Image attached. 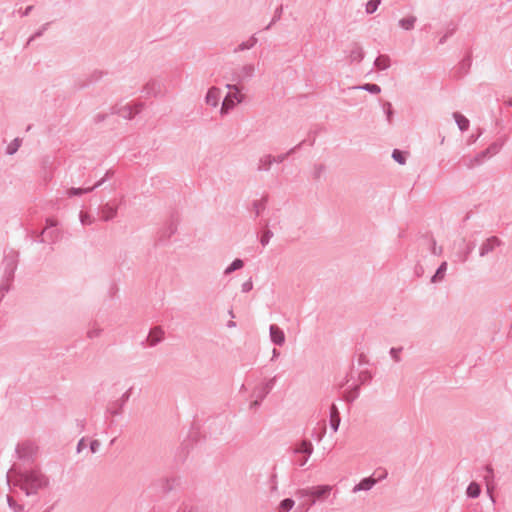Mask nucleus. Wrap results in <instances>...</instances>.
<instances>
[{
  "mask_svg": "<svg viewBox=\"0 0 512 512\" xmlns=\"http://www.w3.org/2000/svg\"><path fill=\"white\" fill-rule=\"evenodd\" d=\"M279 356H280V352H279V350H277L276 348H274V349L272 350V357H271V361L276 360Z\"/></svg>",
  "mask_w": 512,
  "mask_h": 512,
  "instance_id": "64",
  "label": "nucleus"
},
{
  "mask_svg": "<svg viewBox=\"0 0 512 512\" xmlns=\"http://www.w3.org/2000/svg\"><path fill=\"white\" fill-rule=\"evenodd\" d=\"M262 401L263 400H260V398L256 397V399L253 402H251L250 407L251 408H257V407H259L261 405Z\"/></svg>",
  "mask_w": 512,
  "mask_h": 512,
  "instance_id": "62",
  "label": "nucleus"
},
{
  "mask_svg": "<svg viewBox=\"0 0 512 512\" xmlns=\"http://www.w3.org/2000/svg\"><path fill=\"white\" fill-rule=\"evenodd\" d=\"M62 237V232L60 229H43L41 233L39 234L36 241L38 243H48V244H55L57 243Z\"/></svg>",
  "mask_w": 512,
  "mask_h": 512,
  "instance_id": "11",
  "label": "nucleus"
},
{
  "mask_svg": "<svg viewBox=\"0 0 512 512\" xmlns=\"http://www.w3.org/2000/svg\"><path fill=\"white\" fill-rule=\"evenodd\" d=\"M176 479L175 478H164V479H161L160 482H159V485H160V488H161V491L163 493H169L171 492L175 485H176Z\"/></svg>",
  "mask_w": 512,
  "mask_h": 512,
  "instance_id": "29",
  "label": "nucleus"
},
{
  "mask_svg": "<svg viewBox=\"0 0 512 512\" xmlns=\"http://www.w3.org/2000/svg\"><path fill=\"white\" fill-rule=\"evenodd\" d=\"M359 385H355L351 390L346 391L344 394V400L351 403L359 396Z\"/></svg>",
  "mask_w": 512,
  "mask_h": 512,
  "instance_id": "38",
  "label": "nucleus"
},
{
  "mask_svg": "<svg viewBox=\"0 0 512 512\" xmlns=\"http://www.w3.org/2000/svg\"><path fill=\"white\" fill-rule=\"evenodd\" d=\"M19 254L15 250L4 252L3 260L0 264V297L3 299L5 293L10 290L11 283L14 280V274L18 267Z\"/></svg>",
  "mask_w": 512,
  "mask_h": 512,
  "instance_id": "2",
  "label": "nucleus"
},
{
  "mask_svg": "<svg viewBox=\"0 0 512 512\" xmlns=\"http://www.w3.org/2000/svg\"><path fill=\"white\" fill-rule=\"evenodd\" d=\"M50 23L43 24L36 32H34L28 39L27 45H29L35 39L41 37L43 33L48 29Z\"/></svg>",
  "mask_w": 512,
  "mask_h": 512,
  "instance_id": "42",
  "label": "nucleus"
},
{
  "mask_svg": "<svg viewBox=\"0 0 512 512\" xmlns=\"http://www.w3.org/2000/svg\"><path fill=\"white\" fill-rule=\"evenodd\" d=\"M177 512H198L197 509L190 504H182Z\"/></svg>",
  "mask_w": 512,
  "mask_h": 512,
  "instance_id": "52",
  "label": "nucleus"
},
{
  "mask_svg": "<svg viewBox=\"0 0 512 512\" xmlns=\"http://www.w3.org/2000/svg\"><path fill=\"white\" fill-rule=\"evenodd\" d=\"M255 66L253 64H246L232 72L231 80L236 83H241L250 80L254 77Z\"/></svg>",
  "mask_w": 512,
  "mask_h": 512,
  "instance_id": "8",
  "label": "nucleus"
},
{
  "mask_svg": "<svg viewBox=\"0 0 512 512\" xmlns=\"http://www.w3.org/2000/svg\"><path fill=\"white\" fill-rule=\"evenodd\" d=\"M448 264L446 261H443L438 268L436 269V272L431 277V283H439L441 282L446 274Z\"/></svg>",
  "mask_w": 512,
  "mask_h": 512,
  "instance_id": "24",
  "label": "nucleus"
},
{
  "mask_svg": "<svg viewBox=\"0 0 512 512\" xmlns=\"http://www.w3.org/2000/svg\"><path fill=\"white\" fill-rule=\"evenodd\" d=\"M253 289V282L252 279L249 278L247 281H245L241 286V291L243 293H247Z\"/></svg>",
  "mask_w": 512,
  "mask_h": 512,
  "instance_id": "53",
  "label": "nucleus"
},
{
  "mask_svg": "<svg viewBox=\"0 0 512 512\" xmlns=\"http://www.w3.org/2000/svg\"><path fill=\"white\" fill-rule=\"evenodd\" d=\"M277 377L274 376L270 379H268L266 382H264L262 385L258 386L254 390V395L257 398H260V400H264L265 397L271 392V390L274 388L276 384Z\"/></svg>",
  "mask_w": 512,
  "mask_h": 512,
  "instance_id": "13",
  "label": "nucleus"
},
{
  "mask_svg": "<svg viewBox=\"0 0 512 512\" xmlns=\"http://www.w3.org/2000/svg\"><path fill=\"white\" fill-rule=\"evenodd\" d=\"M352 89H360L367 91L371 94H379L381 92V87L378 84L366 83L360 86H354Z\"/></svg>",
  "mask_w": 512,
  "mask_h": 512,
  "instance_id": "34",
  "label": "nucleus"
},
{
  "mask_svg": "<svg viewBox=\"0 0 512 512\" xmlns=\"http://www.w3.org/2000/svg\"><path fill=\"white\" fill-rule=\"evenodd\" d=\"M382 107H383V111H384V113L386 115L387 122L391 123L392 122V118H393V114H394V111H393V108H392V104L390 102H384Z\"/></svg>",
  "mask_w": 512,
  "mask_h": 512,
  "instance_id": "44",
  "label": "nucleus"
},
{
  "mask_svg": "<svg viewBox=\"0 0 512 512\" xmlns=\"http://www.w3.org/2000/svg\"><path fill=\"white\" fill-rule=\"evenodd\" d=\"M382 0H369L366 4V13L367 14H373L378 9L379 5L381 4Z\"/></svg>",
  "mask_w": 512,
  "mask_h": 512,
  "instance_id": "43",
  "label": "nucleus"
},
{
  "mask_svg": "<svg viewBox=\"0 0 512 512\" xmlns=\"http://www.w3.org/2000/svg\"><path fill=\"white\" fill-rule=\"evenodd\" d=\"M114 175V171L113 170H107L104 177L101 178L99 181H97L93 186L91 187H87V188H75V187H72L70 189H68L66 191V194L68 197H74V196H82L84 194H87V193H90L92 192L93 190H95L96 188L100 187L103 185V183L105 181H107L108 179H110L112 176Z\"/></svg>",
  "mask_w": 512,
  "mask_h": 512,
  "instance_id": "7",
  "label": "nucleus"
},
{
  "mask_svg": "<svg viewBox=\"0 0 512 512\" xmlns=\"http://www.w3.org/2000/svg\"><path fill=\"white\" fill-rule=\"evenodd\" d=\"M364 56L365 52L363 51L362 47L358 43H353L348 55L350 62L360 63L364 59Z\"/></svg>",
  "mask_w": 512,
  "mask_h": 512,
  "instance_id": "20",
  "label": "nucleus"
},
{
  "mask_svg": "<svg viewBox=\"0 0 512 512\" xmlns=\"http://www.w3.org/2000/svg\"><path fill=\"white\" fill-rule=\"evenodd\" d=\"M502 145H503V142H497V141L493 142L492 144H490L488 146V148H486L484 150V152L486 153L487 157H490L492 155L497 154L500 151Z\"/></svg>",
  "mask_w": 512,
  "mask_h": 512,
  "instance_id": "40",
  "label": "nucleus"
},
{
  "mask_svg": "<svg viewBox=\"0 0 512 512\" xmlns=\"http://www.w3.org/2000/svg\"><path fill=\"white\" fill-rule=\"evenodd\" d=\"M303 143H304V141L300 142L298 145H296V146L292 147L291 149H289L286 153L280 154V155L275 156V157L272 156V163H282L290 155L295 153L302 146Z\"/></svg>",
  "mask_w": 512,
  "mask_h": 512,
  "instance_id": "27",
  "label": "nucleus"
},
{
  "mask_svg": "<svg viewBox=\"0 0 512 512\" xmlns=\"http://www.w3.org/2000/svg\"><path fill=\"white\" fill-rule=\"evenodd\" d=\"M143 108L142 103H137L134 105L126 104L119 108H113L112 113L118 114L124 119H132L136 114H138Z\"/></svg>",
  "mask_w": 512,
  "mask_h": 512,
  "instance_id": "9",
  "label": "nucleus"
},
{
  "mask_svg": "<svg viewBox=\"0 0 512 512\" xmlns=\"http://www.w3.org/2000/svg\"><path fill=\"white\" fill-rule=\"evenodd\" d=\"M101 333L102 329L100 327H93L87 331V337L90 339L97 338Z\"/></svg>",
  "mask_w": 512,
  "mask_h": 512,
  "instance_id": "51",
  "label": "nucleus"
},
{
  "mask_svg": "<svg viewBox=\"0 0 512 512\" xmlns=\"http://www.w3.org/2000/svg\"><path fill=\"white\" fill-rule=\"evenodd\" d=\"M273 232L270 230V229H266L263 231L262 235H261V238H260V243L263 247H265L266 245H268L269 241L271 240V238L273 237Z\"/></svg>",
  "mask_w": 512,
  "mask_h": 512,
  "instance_id": "46",
  "label": "nucleus"
},
{
  "mask_svg": "<svg viewBox=\"0 0 512 512\" xmlns=\"http://www.w3.org/2000/svg\"><path fill=\"white\" fill-rule=\"evenodd\" d=\"M503 245L502 240L497 236H490L482 242L479 247V256L485 257L489 253H492L497 247Z\"/></svg>",
  "mask_w": 512,
  "mask_h": 512,
  "instance_id": "10",
  "label": "nucleus"
},
{
  "mask_svg": "<svg viewBox=\"0 0 512 512\" xmlns=\"http://www.w3.org/2000/svg\"><path fill=\"white\" fill-rule=\"evenodd\" d=\"M8 506L14 510L15 512H21L23 510V505H20L14 500V498L10 495L7 496Z\"/></svg>",
  "mask_w": 512,
  "mask_h": 512,
  "instance_id": "47",
  "label": "nucleus"
},
{
  "mask_svg": "<svg viewBox=\"0 0 512 512\" xmlns=\"http://www.w3.org/2000/svg\"><path fill=\"white\" fill-rule=\"evenodd\" d=\"M143 93L147 97H158L162 93V83L159 80H150L143 87Z\"/></svg>",
  "mask_w": 512,
  "mask_h": 512,
  "instance_id": "14",
  "label": "nucleus"
},
{
  "mask_svg": "<svg viewBox=\"0 0 512 512\" xmlns=\"http://www.w3.org/2000/svg\"><path fill=\"white\" fill-rule=\"evenodd\" d=\"M282 12H283V7L282 6H279L276 8L275 12H274V15H273V18H272V23H276L277 21L280 20L281 16H282Z\"/></svg>",
  "mask_w": 512,
  "mask_h": 512,
  "instance_id": "57",
  "label": "nucleus"
},
{
  "mask_svg": "<svg viewBox=\"0 0 512 512\" xmlns=\"http://www.w3.org/2000/svg\"><path fill=\"white\" fill-rule=\"evenodd\" d=\"M486 158H488V157H487L486 153L483 150V151L479 152L478 154H476L473 157H466V156H464L463 157V162H464V165L468 169H473L474 167L480 166L481 164H483V162L485 161Z\"/></svg>",
  "mask_w": 512,
  "mask_h": 512,
  "instance_id": "17",
  "label": "nucleus"
},
{
  "mask_svg": "<svg viewBox=\"0 0 512 512\" xmlns=\"http://www.w3.org/2000/svg\"><path fill=\"white\" fill-rule=\"evenodd\" d=\"M243 266H244L243 260L237 258V259L233 260L232 263L228 267H226V269L224 270V275H229L232 272L243 268Z\"/></svg>",
  "mask_w": 512,
  "mask_h": 512,
  "instance_id": "37",
  "label": "nucleus"
},
{
  "mask_svg": "<svg viewBox=\"0 0 512 512\" xmlns=\"http://www.w3.org/2000/svg\"><path fill=\"white\" fill-rule=\"evenodd\" d=\"M453 33H454V29H451V30L447 31V32H446V33H445V34H444V35L439 39L438 44H439V45H443V44L447 41V39H448L450 36H452V35H453Z\"/></svg>",
  "mask_w": 512,
  "mask_h": 512,
  "instance_id": "59",
  "label": "nucleus"
},
{
  "mask_svg": "<svg viewBox=\"0 0 512 512\" xmlns=\"http://www.w3.org/2000/svg\"><path fill=\"white\" fill-rule=\"evenodd\" d=\"M37 452L38 447L31 441L19 443L15 449L17 458L25 464H32L35 461Z\"/></svg>",
  "mask_w": 512,
  "mask_h": 512,
  "instance_id": "4",
  "label": "nucleus"
},
{
  "mask_svg": "<svg viewBox=\"0 0 512 512\" xmlns=\"http://www.w3.org/2000/svg\"><path fill=\"white\" fill-rule=\"evenodd\" d=\"M294 453H301L304 454V456H311L313 453V445L308 440H303L301 444L294 449Z\"/></svg>",
  "mask_w": 512,
  "mask_h": 512,
  "instance_id": "25",
  "label": "nucleus"
},
{
  "mask_svg": "<svg viewBox=\"0 0 512 512\" xmlns=\"http://www.w3.org/2000/svg\"><path fill=\"white\" fill-rule=\"evenodd\" d=\"M484 470H485V475H484V479L487 483H489L490 481L493 480L494 478V470H493V467L491 465H486L484 467Z\"/></svg>",
  "mask_w": 512,
  "mask_h": 512,
  "instance_id": "49",
  "label": "nucleus"
},
{
  "mask_svg": "<svg viewBox=\"0 0 512 512\" xmlns=\"http://www.w3.org/2000/svg\"><path fill=\"white\" fill-rule=\"evenodd\" d=\"M21 146V139L15 138L12 140L6 148L7 155L15 154Z\"/></svg>",
  "mask_w": 512,
  "mask_h": 512,
  "instance_id": "39",
  "label": "nucleus"
},
{
  "mask_svg": "<svg viewBox=\"0 0 512 512\" xmlns=\"http://www.w3.org/2000/svg\"><path fill=\"white\" fill-rule=\"evenodd\" d=\"M104 73L102 71H94L89 76V84L96 83L100 81L103 77Z\"/></svg>",
  "mask_w": 512,
  "mask_h": 512,
  "instance_id": "50",
  "label": "nucleus"
},
{
  "mask_svg": "<svg viewBox=\"0 0 512 512\" xmlns=\"http://www.w3.org/2000/svg\"><path fill=\"white\" fill-rule=\"evenodd\" d=\"M466 494L469 498H477L481 494V486L477 482H471L467 489Z\"/></svg>",
  "mask_w": 512,
  "mask_h": 512,
  "instance_id": "32",
  "label": "nucleus"
},
{
  "mask_svg": "<svg viewBox=\"0 0 512 512\" xmlns=\"http://www.w3.org/2000/svg\"><path fill=\"white\" fill-rule=\"evenodd\" d=\"M85 441H86L85 437H82V438L78 441V443H77V447H76V451H77V453H80L83 449H85V448H86V442H85Z\"/></svg>",
  "mask_w": 512,
  "mask_h": 512,
  "instance_id": "60",
  "label": "nucleus"
},
{
  "mask_svg": "<svg viewBox=\"0 0 512 512\" xmlns=\"http://www.w3.org/2000/svg\"><path fill=\"white\" fill-rule=\"evenodd\" d=\"M453 118L455 119V122H456L458 128L460 129V131L464 132L469 129L470 121L464 115H462L459 112H454Z\"/></svg>",
  "mask_w": 512,
  "mask_h": 512,
  "instance_id": "23",
  "label": "nucleus"
},
{
  "mask_svg": "<svg viewBox=\"0 0 512 512\" xmlns=\"http://www.w3.org/2000/svg\"><path fill=\"white\" fill-rule=\"evenodd\" d=\"M442 251H443V248L441 246L438 247L436 245V241L433 239L432 244H431V253L433 255L439 256V255H441Z\"/></svg>",
  "mask_w": 512,
  "mask_h": 512,
  "instance_id": "55",
  "label": "nucleus"
},
{
  "mask_svg": "<svg viewBox=\"0 0 512 512\" xmlns=\"http://www.w3.org/2000/svg\"><path fill=\"white\" fill-rule=\"evenodd\" d=\"M402 349V347H392L389 351L391 358L397 363L401 361L400 352L402 351Z\"/></svg>",
  "mask_w": 512,
  "mask_h": 512,
  "instance_id": "48",
  "label": "nucleus"
},
{
  "mask_svg": "<svg viewBox=\"0 0 512 512\" xmlns=\"http://www.w3.org/2000/svg\"><path fill=\"white\" fill-rule=\"evenodd\" d=\"M258 42V39L255 37V35H252L247 41H244L240 43L235 49L234 53H238L244 50H249L253 48Z\"/></svg>",
  "mask_w": 512,
  "mask_h": 512,
  "instance_id": "26",
  "label": "nucleus"
},
{
  "mask_svg": "<svg viewBox=\"0 0 512 512\" xmlns=\"http://www.w3.org/2000/svg\"><path fill=\"white\" fill-rule=\"evenodd\" d=\"M295 505V502L292 498H285L283 499L280 504H279V508H280V512H289Z\"/></svg>",
  "mask_w": 512,
  "mask_h": 512,
  "instance_id": "41",
  "label": "nucleus"
},
{
  "mask_svg": "<svg viewBox=\"0 0 512 512\" xmlns=\"http://www.w3.org/2000/svg\"><path fill=\"white\" fill-rule=\"evenodd\" d=\"M332 490V486L330 485H318L306 489H302L299 491L302 497H312L311 505L316 503V499L323 500L328 497Z\"/></svg>",
  "mask_w": 512,
  "mask_h": 512,
  "instance_id": "6",
  "label": "nucleus"
},
{
  "mask_svg": "<svg viewBox=\"0 0 512 512\" xmlns=\"http://www.w3.org/2000/svg\"><path fill=\"white\" fill-rule=\"evenodd\" d=\"M340 425V413L335 404L330 407V427L336 432Z\"/></svg>",
  "mask_w": 512,
  "mask_h": 512,
  "instance_id": "22",
  "label": "nucleus"
},
{
  "mask_svg": "<svg viewBox=\"0 0 512 512\" xmlns=\"http://www.w3.org/2000/svg\"><path fill=\"white\" fill-rule=\"evenodd\" d=\"M376 483H377V480L375 478H373L372 476L365 477L358 484H356L353 487L352 492L357 493L359 491H369L374 487V485Z\"/></svg>",
  "mask_w": 512,
  "mask_h": 512,
  "instance_id": "18",
  "label": "nucleus"
},
{
  "mask_svg": "<svg viewBox=\"0 0 512 512\" xmlns=\"http://www.w3.org/2000/svg\"><path fill=\"white\" fill-rule=\"evenodd\" d=\"M91 453H96L100 448V442L98 440H92L89 445Z\"/></svg>",
  "mask_w": 512,
  "mask_h": 512,
  "instance_id": "58",
  "label": "nucleus"
},
{
  "mask_svg": "<svg viewBox=\"0 0 512 512\" xmlns=\"http://www.w3.org/2000/svg\"><path fill=\"white\" fill-rule=\"evenodd\" d=\"M416 21H417L416 16L412 15V16L400 19L398 24L402 29H404L406 31H410V30L414 29Z\"/></svg>",
  "mask_w": 512,
  "mask_h": 512,
  "instance_id": "30",
  "label": "nucleus"
},
{
  "mask_svg": "<svg viewBox=\"0 0 512 512\" xmlns=\"http://www.w3.org/2000/svg\"><path fill=\"white\" fill-rule=\"evenodd\" d=\"M7 482L18 487L25 496H37L49 485V479L38 469L22 470L14 464L7 473Z\"/></svg>",
  "mask_w": 512,
  "mask_h": 512,
  "instance_id": "1",
  "label": "nucleus"
},
{
  "mask_svg": "<svg viewBox=\"0 0 512 512\" xmlns=\"http://www.w3.org/2000/svg\"><path fill=\"white\" fill-rule=\"evenodd\" d=\"M269 334L271 341L278 346H282L285 343V334L283 330L276 324H271L269 327Z\"/></svg>",
  "mask_w": 512,
  "mask_h": 512,
  "instance_id": "16",
  "label": "nucleus"
},
{
  "mask_svg": "<svg viewBox=\"0 0 512 512\" xmlns=\"http://www.w3.org/2000/svg\"><path fill=\"white\" fill-rule=\"evenodd\" d=\"M58 226V221L53 218L46 219V225L44 229H55Z\"/></svg>",
  "mask_w": 512,
  "mask_h": 512,
  "instance_id": "56",
  "label": "nucleus"
},
{
  "mask_svg": "<svg viewBox=\"0 0 512 512\" xmlns=\"http://www.w3.org/2000/svg\"><path fill=\"white\" fill-rule=\"evenodd\" d=\"M267 197H263L260 200H255L252 203L253 210L255 211V217H258L262 211L266 208Z\"/></svg>",
  "mask_w": 512,
  "mask_h": 512,
  "instance_id": "36",
  "label": "nucleus"
},
{
  "mask_svg": "<svg viewBox=\"0 0 512 512\" xmlns=\"http://www.w3.org/2000/svg\"><path fill=\"white\" fill-rule=\"evenodd\" d=\"M118 207L110 203L103 204L99 207L101 219L105 222L111 221L117 216Z\"/></svg>",
  "mask_w": 512,
  "mask_h": 512,
  "instance_id": "15",
  "label": "nucleus"
},
{
  "mask_svg": "<svg viewBox=\"0 0 512 512\" xmlns=\"http://www.w3.org/2000/svg\"><path fill=\"white\" fill-rule=\"evenodd\" d=\"M168 229H169L168 237H170L171 235H173L176 232L177 226L174 223H170L168 226Z\"/></svg>",
  "mask_w": 512,
  "mask_h": 512,
  "instance_id": "61",
  "label": "nucleus"
},
{
  "mask_svg": "<svg viewBox=\"0 0 512 512\" xmlns=\"http://www.w3.org/2000/svg\"><path fill=\"white\" fill-rule=\"evenodd\" d=\"M226 88H228L230 92L227 93L222 102L220 110L222 115L227 114L237 103H241L244 100V95L240 94V89L236 84H226Z\"/></svg>",
  "mask_w": 512,
  "mask_h": 512,
  "instance_id": "3",
  "label": "nucleus"
},
{
  "mask_svg": "<svg viewBox=\"0 0 512 512\" xmlns=\"http://www.w3.org/2000/svg\"><path fill=\"white\" fill-rule=\"evenodd\" d=\"M221 96V90L217 87H211L205 97V102L207 105L212 107H217L219 103V99Z\"/></svg>",
  "mask_w": 512,
  "mask_h": 512,
  "instance_id": "19",
  "label": "nucleus"
},
{
  "mask_svg": "<svg viewBox=\"0 0 512 512\" xmlns=\"http://www.w3.org/2000/svg\"><path fill=\"white\" fill-rule=\"evenodd\" d=\"M326 172V166L322 163H315L312 169V177L314 180L319 181Z\"/></svg>",
  "mask_w": 512,
  "mask_h": 512,
  "instance_id": "33",
  "label": "nucleus"
},
{
  "mask_svg": "<svg viewBox=\"0 0 512 512\" xmlns=\"http://www.w3.org/2000/svg\"><path fill=\"white\" fill-rule=\"evenodd\" d=\"M272 164V156L264 155L258 161L257 171H269Z\"/></svg>",
  "mask_w": 512,
  "mask_h": 512,
  "instance_id": "31",
  "label": "nucleus"
},
{
  "mask_svg": "<svg viewBox=\"0 0 512 512\" xmlns=\"http://www.w3.org/2000/svg\"><path fill=\"white\" fill-rule=\"evenodd\" d=\"M474 248L475 242H467L465 238H462L459 242L458 250L455 253L457 260L461 263H465Z\"/></svg>",
  "mask_w": 512,
  "mask_h": 512,
  "instance_id": "12",
  "label": "nucleus"
},
{
  "mask_svg": "<svg viewBox=\"0 0 512 512\" xmlns=\"http://www.w3.org/2000/svg\"><path fill=\"white\" fill-rule=\"evenodd\" d=\"M51 161L49 157H45L42 161V178L45 182H48L52 179L51 171L48 169V167L51 165Z\"/></svg>",
  "mask_w": 512,
  "mask_h": 512,
  "instance_id": "35",
  "label": "nucleus"
},
{
  "mask_svg": "<svg viewBox=\"0 0 512 512\" xmlns=\"http://www.w3.org/2000/svg\"><path fill=\"white\" fill-rule=\"evenodd\" d=\"M132 391L133 387H130L118 399L110 401L106 408V414H110L112 416L121 415L132 395Z\"/></svg>",
  "mask_w": 512,
  "mask_h": 512,
  "instance_id": "5",
  "label": "nucleus"
},
{
  "mask_svg": "<svg viewBox=\"0 0 512 512\" xmlns=\"http://www.w3.org/2000/svg\"><path fill=\"white\" fill-rule=\"evenodd\" d=\"M390 65L391 61L388 55H380L374 61V66L379 70H386Z\"/></svg>",
  "mask_w": 512,
  "mask_h": 512,
  "instance_id": "28",
  "label": "nucleus"
},
{
  "mask_svg": "<svg viewBox=\"0 0 512 512\" xmlns=\"http://www.w3.org/2000/svg\"><path fill=\"white\" fill-rule=\"evenodd\" d=\"M164 337V331L161 327H155L150 330L147 341L149 342L150 346H155L158 343H160L163 340Z\"/></svg>",
  "mask_w": 512,
  "mask_h": 512,
  "instance_id": "21",
  "label": "nucleus"
},
{
  "mask_svg": "<svg viewBox=\"0 0 512 512\" xmlns=\"http://www.w3.org/2000/svg\"><path fill=\"white\" fill-rule=\"evenodd\" d=\"M309 457H310V456H303V457L298 461V465H299L300 467H303V466L307 463V461H308Z\"/></svg>",
  "mask_w": 512,
  "mask_h": 512,
  "instance_id": "63",
  "label": "nucleus"
},
{
  "mask_svg": "<svg viewBox=\"0 0 512 512\" xmlns=\"http://www.w3.org/2000/svg\"><path fill=\"white\" fill-rule=\"evenodd\" d=\"M80 222L82 225H90L93 223V220L91 219V217L88 214L81 212L80 213Z\"/></svg>",
  "mask_w": 512,
  "mask_h": 512,
  "instance_id": "54",
  "label": "nucleus"
},
{
  "mask_svg": "<svg viewBox=\"0 0 512 512\" xmlns=\"http://www.w3.org/2000/svg\"><path fill=\"white\" fill-rule=\"evenodd\" d=\"M392 158L399 164L404 165L406 163V156L404 152L394 149L392 152Z\"/></svg>",
  "mask_w": 512,
  "mask_h": 512,
  "instance_id": "45",
  "label": "nucleus"
}]
</instances>
